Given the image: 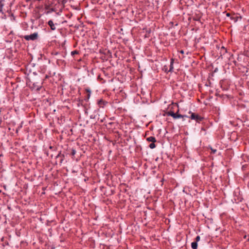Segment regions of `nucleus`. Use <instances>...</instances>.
<instances>
[{"mask_svg": "<svg viewBox=\"0 0 249 249\" xmlns=\"http://www.w3.org/2000/svg\"><path fill=\"white\" fill-rule=\"evenodd\" d=\"M169 115L172 116L174 119H178L184 117H187L186 115H182L180 114H178L177 113H175L173 112H169Z\"/></svg>", "mask_w": 249, "mask_h": 249, "instance_id": "obj_3", "label": "nucleus"}, {"mask_svg": "<svg viewBox=\"0 0 249 249\" xmlns=\"http://www.w3.org/2000/svg\"><path fill=\"white\" fill-rule=\"evenodd\" d=\"M155 147H156V145L155 144L154 142H152V143H150L149 145V147L151 149H153V148H155Z\"/></svg>", "mask_w": 249, "mask_h": 249, "instance_id": "obj_7", "label": "nucleus"}, {"mask_svg": "<svg viewBox=\"0 0 249 249\" xmlns=\"http://www.w3.org/2000/svg\"><path fill=\"white\" fill-rule=\"evenodd\" d=\"M72 154L74 155L75 154V151H73V152H72Z\"/></svg>", "mask_w": 249, "mask_h": 249, "instance_id": "obj_15", "label": "nucleus"}, {"mask_svg": "<svg viewBox=\"0 0 249 249\" xmlns=\"http://www.w3.org/2000/svg\"><path fill=\"white\" fill-rule=\"evenodd\" d=\"M173 61H172L171 62V64H170V71H171V70H172L173 69Z\"/></svg>", "mask_w": 249, "mask_h": 249, "instance_id": "obj_10", "label": "nucleus"}, {"mask_svg": "<svg viewBox=\"0 0 249 249\" xmlns=\"http://www.w3.org/2000/svg\"><path fill=\"white\" fill-rule=\"evenodd\" d=\"M191 247L193 249H197V243H196V242H192L191 244Z\"/></svg>", "mask_w": 249, "mask_h": 249, "instance_id": "obj_6", "label": "nucleus"}, {"mask_svg": "<svg viewBox=\"0 0 249 249\" xmlns=\"http://www.w3.org/2000/svg\"><path fill=\"white\" fill-rule=\"evenodd\" d=\"M77 53H78V52L77 51H73L71 52V54L72 55H75V54H77Z\"/></svg>", "mask_w": 249, "mask_h": 249, "instance_id": "obj_8", "label": "nucleus"}, {"mask_svg": "<svg viewBox=\"0 0 249 249\" xmlns=\"http://www.w3.org/2000/svg\"><path fill=\"white\" fill-rule=\"evenodd\" d=\"M102 103V101H100L99 103Z\"/></svg>", "mask_w": 249, "mask_h": 249, "instance_id": "obj_17", "label": "nucleus"}, {"mask_svg": "<svg viewBox=\"0 0 249 249\" xmlns=\"http://www.w3.org/2000/svg\"><path fill=\"white\" fill-rule=\"evenodd\" d=\"M102 103V101H100L99 103Z\"/></svg>", "mask_w": 249, "mask_h": 249, "instance_id": "obj_16", "label": "nucleus"}, {"mask_svg": "<svg viewBox=\"0 0 249 249\" xmlns=\"http://www.w3.org/2000/svg\"><path fill=\"white\" fill-rule=\"evenodd\" d=\"M147 141L148 142H156V140L154 137H149L147 138Z\"/></svg>", "mask_w": 249, "mask_h": 249, "instance_id": "obj_5", "label": "nucleus"}, {"mask_svg": "<svg viewBox=\"0 0 249 249\" xmlns=\"http://www.w3.org/2000/svg\"><path fill=\"white\" fill-rule=\"evenodd\" d=\"M200 237L199 236H197L196 238V243L197 242H198L199 240H200Z\"/></svg>", "mask_w": 249, "mask_h": 249, "instance_id": "obj_9", "label": "nucleus"}, {"mask_svg": "<svg viewBox=\"0 0 249 249\" xmlns=\"http://www.w3.org/2000/svg\"><path fill=\"white\" fill-rule=\"evenodd\" d=\"M3 6V5L1 3H0V12H2Z\"/></svg>", "mask_w": 249, "mask_h": 249, "instance_id": "obj_11", "label": "nucleus"}, {"mask_svg": "<svg viewBox=\"0 0 249 249\" xmlns=\"http://www.w3.org/2000/svg\"><path fill=\"white\" fill-rule=\"evenodd\" d=\"M48 25L50 26L51 29L52 30H55L56 29L55 26L54 24L53 21L51 20H49L48 21Z\"/></svg>", "mask_w": 249, "mask_h": 249, "instance_id": "obj_4", "label": "nucleus"}, {"mask_svg": "<svg viewBox=\"0 0 249 249\" xmlns=\"http://www.w3.org/2000/svg\"><path fill=\"white\" fill-rule=\"evenodd\" d=\"M227 16H228V17L230 16V14L229 13H227Z\"/></svg>", "mask_w": 249, "mask_h": 249, "instance_id": "obj_14", "label": "nucleus"}, {"mask_svg": "<svg viewBox=\"0 0 249 249\" xmlns=\"http://www.w3.org/2000/svg\"><path fill=\"white\" fill-rule=\"evenodd\" d=\"M212 152H213V153H215V152H216V150H215H215H213V149H212Z\"/></svg>", "mask_w": 249, "mask_h": 249, "instance_id": "obj_12", "label": "nucleus"}, {"mask_svg": "<svg viewBox=\"0 0 249 249\" xmlns=\"http://www.w3.org/2000/svg\"><path fill=\"white\" fill-rule=\"evenodd\" d=\"M38 36V34L37 33H34L30 35H26L24 36V38L26 40H34L37 39Z\"/></svg>", "mask_w": 249, "mask_h": 249, "instance_id": "obj_1", "label": "nucleus"}, {"mask_svg": "<svg viewBox=\"0 0 249 249\" xmlns=\"http://www.w3.org/2000/svg\"><path fill=\"white\" fill-rule=\"evenodd\" d=\"M179 52L182 54L184 53V51L183 50H181Z\"/></svg>", "mask_w": 249, "mask_h": 249, "instance_id": "obj_13", "label": "nucleus"}, {"mask_svg": "<svg viewBox=\"0 0 249 249\" xmlns=\"http://www.w3.org/2000/svg\"><path fill=\"white\" fill-rule=\"evenodd\" d=\"M190 118L192 120H196L197 122H201L203 119V117H201L198 114L192 112L191 113Z\"/></svg>", "mask_w": 249, "mask_h": 249, "instance_id": "obj_2", "label": "nucleus"}]
</instances>
